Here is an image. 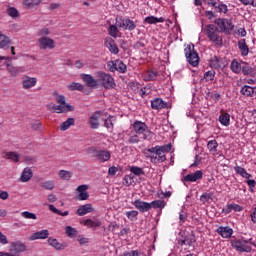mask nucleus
Returning <instances> with one entry per match:
<instances>
[{
    "instance_id": "1",
    "label": "nucleus",
    "mask_w": 256,
    "mask_h": 256,
    "mask_svg": "<svg viewBox=\"0 0 256 256\" xmlns=\"http://www.w3.org/2000/svg\"><path fill=\"white\" fill-rule=\"evenodd\" d=\"M148 153H150V161L151 163L157 164V163H163L164 161H167V157L165 156V153H169L171 151V144H166L162 146H154L147 149Z\"/></svg>"
},
{
    "instance_id": "2",
    "label": "nucleus",
    "mask_w": 256,
    "mask_h": 256,
    "mask_svg": "<svg viewBox=\"0 0 256 256\" xmlns=\"http://www.w3.org/2000/svg\"><path fill=\"white\" fill-rule=\"evenodd\" d=\"M95 77L98 81V86L104 87V89H114L115 79L109 73L98 71L95 73Z\"/></svg>"
},
{
    "instance_id": "3",
    "label": "nucleus",
    "mask_w": 256,
    "mask_h": 256,
    "mask_svg": "<svg viewBox=\"0 0 256 256\" xmlns=\"http://www.w3.org/2000/svg\"><path fill=\"white\" fill-rule=\"evenodd\" d=\"M253 241V238H250L249 240H245V238H234L231 240V247L235 249V251H238V253H251V244Z\"/></svg>"
},
{
    "instance_id": "4",
    "label": "nucleus",
    "mask_w": 256,
    "mask_h": 256,
    "mask_svg": "<svg viewBox=\"0 0 256 256\" xmlns=\"http://www.w3.org/2000/svg\"><path fill=\"white\" fill-rule=\"evenodd\" d=\"M204 33L208 39L212 41V43H216V45H222L223 38L219 36V30L217 29V26L213 24H208L204 28Z\"/></svg>"
},
{
    "instance_id": "5",
    "label": "nucleus",
    "mask_w": 256,
    "mask_h": 256,
    "mask_svg": "<svg viewBox=\"0 0 256 256\" xmlns=\"http://www.w3.org/2000/svg\"><path fill=\"white\" fill-rule=\"evenodd\" d=\"M184 53L188 63H190L192 67H197L199 65V55L195 52V45L188 44L184 49Z\"/></svg>"
},
{
    "instance_id": "6",
    "label": "nucleus",
    "mask_w": 256,
    "mask_h": 256,
    "mask_svg": "<svg viewBox=\"0 0 256 256\" xmlns=\"http://www.w3.org/2000/svg\"><path fill=\"white\" fill-rule=\"evenodd\" d=\"M133 128L137 135H143L144 140H149L153 137V132L148 130L147 124H145V122L135 121Z\"/></svg>"
},
{
    "instance_id": "7",
    "label": "nucleus",
    "mask_w": 256,
    "mask_h": 256,
    "mask_svg": "<svg viewBox=\"0 0 256 256\" xmlns=\"http://www.w3.org/2000/svg\"><path fill=\"white\" fill-rule=\"evenodd\" d=\"M87 153L96 157L97 161L100 163H107L111 159V152L107 150H98L96 148H88Z\"/></svg>"
},
{
    "instance_id": "8",
    "label": "nucleus",
    "mask_w": 256,
    "mask_h": 256,
    "mask_svg": "<svg viewBox=\"0 0 256 256\" xmlns=\"http://www.w3.org/2000/svg\"><path fill=\"white\" fill-rule=\"evenodd\" d=\"M215 23L217 24L222 33H230V31H233V29H235V26L233 25L231 20L218 18L215 20Z\"/></svg>"
},
{
    "instance_id": "9",
    "label": "nucleus",
    "mask_w": 256,
    "mask_h": 256,
    "mask_svg": "<svg viewBox=\"0 0 256 256\" xmlns=\"http://www.w3.org/2000/svg\"><path fill=\"white\" fill-rule=\"evenodd\" d=\"M37 45L39 49L45 51V49H55V40L47 36H42L38 39Z\"/></svg>"
},
{
    "instance_id": "10",
    "label": "nucleus",
    "mask_w": 256,
    "mask_h": 256,
    "mask_svg": "<svg viewBox=\"0 0 256 256\" xmlns=\"http://www.w3.org/2000/svg\"><path fill=\"white\" fill-rule=\"evenodd\" d=\"M26 246L21 241H15L10 244V256H19L20 253L25 252Z\"/></svg>"
},
{
    "instance_id": "11",
    "label": "nucleus",
    "mask_w": 256,
    "mask_h": 256,
    "mask_svg": "<svg viewBox=\"0 0 256 256\" xmlns=\"http://www.w3.org/2000/svg\"><path fill=\"white\" fill-rule=\"evenodd\" d=\"M121 23L117 24L120 29L124 31H135L137 29V23L130 18H121Z\"/></svg>"
},
{
    "instance_id": "12",
    "label": "nucleus",
    "mask_w": 256,
    "mask_h": 256,
    "mask_svg": "<svg viewBox=\"0 0 256 256\" xmlns=\"http://www.w3.org/2000/svg\"><path fill=\"white\" fill-rule=\"evenodd\" d=\"M101 111H95L88 118V125L91 129H99V119H101Z\"/></svg>"
},
{
    "instance_id": "13",
    "label": "nucleus",
    "mask_w": 256,
    "mask_h": 256,
    "mask_svg": "<svg viewBox=\"0 0 256 256\" xmlns=\"http://www.w3.org/2000/svg\"><path fill=\"white\" fill-rule=\"evenodd\" d=\"M87 189H89L87 184L80 185L76 188L78 201H87V199H89V192H87Z\"/></svg>"
},
{
    "instance_id": "14",
    "label": "nucleus",
    "mask_w": 256,
    "mask_h": 256,
    "mask_svg": "<svg viewBox=\"0 0 256 256\" xmlns=\"http://www.w3.org/2000/svg\"><path fill=\"white\" fill-rule=\"evenodd\" d=\"M105 47L112 53V55H118L119 47L113 38H105L104 42Z\"/></svg>"
},
{
    "instance_id": "15",
    "label": "nucleus",
    "mask_w": 256,
    "mask_h": 256,
    "mask_svg": "<svg viewBox=\"0 0 256 256\" xmlns=\"http://www.w3.org/2000/svg\"><path fill=\"white\" fill-rule=\"evenodd\" d=\"M216 232L221 235L223 239H231L233 236V228L229 226H220L217 228Z\"/></svg>"
},
{
    "instance_id": "16",
    "label": "nucleus",
    "mask_w": 256,
    "mask_h": 256,
    "mask_svg": "<svg viewBox=\"0 0 256 256\" xmlns=\"http://www.w3.org/2000/svg\"><path fill=\"white\" fill-rule=\"evenodd\" d=\"M37 85V78L31 76H24L22 79V87L23 89H32Z\"/></svg>"
},
{
    "instance_id": "17",
    "label": "nucleus",
    "mask_w": 256,
    "mask_h": 256,
    "mask_svg": "<svg viewBox=\"0 0 256 256\" xmlns=\"http://www.w3.org/2000/svg\"><path fill=\"white\" fill-rule=\"evenodd\" d=\"M200 179H203V171L197 170L194 173L188 174L184 177V181L188 183H195V181H199Z\"/></svg>"
},
{
    "instance_id": "18",
    "label": "nucleus",
    "mask_w": 256,
    "mask_h": 256,
    "mask_svg": "<svg viewBox=\"0 0 256 256\" xmlns=\"http://www.w3.org/2000/svg\"><path fill=\"white\" fill-rule=\"evenodd\" d=\"M133 205L136 209H139L141 213H146L147 211H150L151 209V203L144 202L141 200H135L133 202Z\"/></svg>"
},
{
    "instance_id": "19",
    "label": "nucleus",
    "mask_w": 256,
    "mask_h": 256,
    "mask_svg": "<svg viewBox=\"0 0 256 256\" xmlns=\"http://www.w3.org/2000/svg\"><path fill=\"white\" fill-rule=\"evenodd\" d=\"M81 79L87 85V87H98L97 78H93L91 74H81Z\"/></svg>"
},
{
    "instance_id": "20",
    "label": "nucleus",
    "mask_w": 256,
    "mask_h": 256,
    "mask_svg": "<svg viewBox=\"0 0 256 256\" xmlns=\"http://www.w3.org/2000/svg\"><path fill=\"white\" fill-rule=\"evenodd\" d=\"M33 178V170L29 167L23 169L19 181L21 183H28Z\"/></svg>"
},
{
    "instance_id": "21",
    "label": "nucleus",
    "mask_w": 256,
    "mask_h": 256,
    "mask_svg": "<svg viewBox=\"0 0 256 256\" xmlns=\"http://www.w3.org/2000/svg\"><path fill=\"white\" fill-rule=\"evenodd\" d=\"M38 239H49V230H41L32 233L29 237L30 241H37Z\"/></svg>"
},
{
    "instance_id": "22",
    "label": "nucleus",
    "mask_w": 256,
    "mask_h": 256,
    "mask_svg": "<svg viewBox=\"0 0 256 256\" xmlns=\"http://www.w3.org/2000/svg\"><path fill=\"white\" fill-rule=\"evenodd\" d=\"M48 245H50V247H53L54 249H56V251H63V249L67 248V244H61L59 243V241L56 238L53 237H49L48 238Z\"/></svg>"
},
{
    "instance_id": "23",
    "label": "nucleus",
    "mask_w": 256,
    "mask_h": 256,
    "mask_svg": "<svg viewBox=\"0 0 256 256\" xmlns=\"http://www.w3.org/2000/svg\"><path fill=\"white\" fill-rule=\"evenodd\" d=\"M82 224L84 225V227H87L88 229H96L97 227H101V225H103V223L101 222V220L99 219H86L82 222Z\"/></svg>"
},
{
    "instance_id": "24",
    "label": "nucleus",
    "mask_w": 256,
    "mask_h": 256,
    "mask_svg": "<svg viewBox=\"0 0 256 256\" xmlns=\"http://www.w3.org/2000/svg\"><path fill=\"white\" fill-rule=\"evenodd\" d=\"M151 107L152 109H155L156 111H159L161 109L167 108V103L163 101L161 98H155L151 101Z\"/></svg>"
},
{
    "instance_id": "25",
    "label": "nucleus",
    "mask_w": 256,
    "mask_h": 256,
    "mask_svg": "<svg viewBox=\"0 0 256 256\" xmlns=\"http://www.w3.org/2000/svg\"><path fill=\"white\" fill-rule=\"evenodd\" d=\"M3 159H9L10 161H13V163H19V159L21 158V155L17 152H2Z\"/></svg>"
},
{
    "instance_id": "26",
    "label": "nucleus",
    "mask_w": 256,
    "mask_h": 256,
    "mask_svg": "<svg viewBox=\"0 0 256 256\" xmlns=\"http://www.w3.org/2000/svg\"><path fill=\"white\" fill-rule=\"evenodd\" d=\"M238 49L240 50L242 57H247V55H249V45H247L245 39H240L238 41Z\"/></svg>"
},
{
    "instance_id": "27",
    "label": "nucleus",
    "mask_w": 256,
    "mask_h": 256,
    "mask_svg": "<svg viewBox=\"0 0 256 256\" xmlns=\"http://www.w3.org/2000/svg\"><path fill=\"white\" fill-rule=\"evenodd\" d=\"M22 5L24 9H37L41 5V0H23Z\"/></svg>"
},
{
    "instance_id": "28",
    "label": "nucleus",
    "mask_w": 256,
    "mask_h": 256,
    "mask_svg": "<svg viewBox=\"0 0 256 256\" xmlns=\"http://www.w3.org/2000/svg\"><path fill=\"white\" fill-rule=\"evenodd\" d=\"M87 213H93V206L91 204L82 205L77 209V215H79V217H83V215H87Z\"/></svg>"
},
{
    "instance_id": "29",
    "label": "nucleus",
    "mask_w": 256,
    "mask_h": 256,
    "mask_svg": "<svg viewBox=\"0 0 256 256\" xmlns=\"http://www.w3.org/2000/svg\"><path fill=\"white\" fill-rule=\"evenodd\" d=\"M234 171L236 173V175H240V177H243L244 179H251L252 175L250 173L247 172V170H245V168L236 165L234 167Z\"/></svg>"
},
{
    "instance_id": "30",
    "label": "nucleus",
    "mask_w": 256,
    "mask_h": 256,
    "mask_svg": "<svg viewBox=\"0 0 256 256\" xmlns=\"http://www.w3.org/2000/svg\"><path fill=\"white\" fill-rule=\"evenodd\" d=\"M240 93L241 95H244V97H253L254 93L256 95V88L245 85L241 88Z\"/></svg>"
},
{
    "instance_id": "31",
    "label": "nucleus",
    "mask_w": 256,
    "mask_h": 256,
    "mask_svg": "<svg viewBox=\"0 0 256 256\" xmlns=\"http://www.w3.org/2000/svg\"><path fill=\"white\" fill-rule=\"evenodd\" d=\"M219 121L224 127H229V125H231V115L227 112H223L219 116Z\"/></svg>"
},
{
    "instance_id": "32",
    "label": "nucleus",
    "mask_w": 256,
    "mask_h": 256,
    "mask_svg": "<svg viewBox=\"0 0 256 256\" xmlns=\"http://www.w3.org/2000/svg\"><path fill=\"white\" fill-rule=\"evenodd\" d=\"M219 147V143L217 140H209L207 143V149L211 153V155H217V149Z\"/></svg>"
},
{
    "instance_id": "33",
    "label": "nucleus",
    "mask_w": 256,
    "mask_h": 256,
    "mask_svg": "<svg viewBox=\"0 0 256 256\" xmlns=\"http://www.w3.org/2000/svg\"><path fill=\"white\" fill-rule=\"evenodd\" d=\"M165 19L163 17L157 18L155 16H148L144 19V23L148 25H156V23H164Z\"/></svg>"
},
{
    "instance_id": "34",
    "label": "nucleus",
    "mask_w": 256,
    "mask_h": 256,
    "mask_svg": "<svg viewBox=\"0 0 256 256\" xmlns=\"http://www.w3.org/2000/svg\"><path fill=\"white\" fill-rule=\"evenodd\" d=\"M231 70L233 71V73L239 74L241 73L242 69H243V62H239L237 60H233L231 62Z\"/></svg>"
},
{
    "instance_id": "35",
    "label": "nucleus",
    "mask_w": 256,
    "mask_h": 256,
    "mask_svg": "<svg viewBox=\"0 0 256 256\" xmlns=\"http://www.w3.org/2000/svg\"><path fill=\"white\" fill-rule=\"evenodd\" d=\"M69 111H73V106L70 104H59L56 107V113H69Z\"/></svg>"
},
{
    "instance_id": "36",
    "label": "nucleus",
    "mask_w": 256,
    "mask_h": 256,
    "mask_svg": "<svg viewBox=\"0 0 256 256\" xmlns=\"http://www.w3.org/2000/svg\"><path fill=\"white\" fill-rule=\"evenodd\" d=\"M231 211L241 212L243 211V206L239 204H229L224 209V213H231Z\"/></svg>"
},
{
    "instance_id": "37",
    "label": "nucleus",
    "mask_w": 256,
    "mask_h": 256,
    "mask_svg": "<svg viewBox=\"0 0 256 256\" xmlns=\"http://www.w3.org/2000/svg\"><path fill=\"white\" fill-rule=\"evenodd\" d=\"M115 121V117L108 116L107 119L104 120V127H106V129H108L109 131H112L113 127H115Z\"/></svg>"
},
{
    "instance_id": "38",
    "label": "nucleus",
    "mask_w": 256,
    "mask_h": 256,
    "mask_svg": "<svg viewBox=\"0 0 256 256\" xmlns=\"http://www.w3.org/2000/svg\"><path fill=\"white\" fill-rule=\"evenodd\" d=\"M242 72L245 75H250L251 77H253V75H255V69H253V67H251L249 64H247L246 62H242Z\"/></svg>"
},
{
    "instance_id": "39",
    "label": "nucleus",
    "mask_w": 256,
    "mask_h": 256,
    "mask_svg": "<svg viewBox=\"0 0 256 256\" xmlns=\"http://www.w3.org/2000/svg\"><path fill=\"white\" fill-rule=\"evenodd\" d=\"M151 209H165L167 202L165 200H154L150 203Z\"/></svg>"
},
{
    "instance_id": "40",
    "label": "nucleus",
    "mask_w": 256,
    "mask_h": 256,
    "mask_svg": "<svg viewBox=\"0 0 256 256\" xmlns=\"http://www.w3.org/2000/svg\"><path fill=\"white\" fill-rule=\"evenodd\" d=\"M133 183H135V175L128 174V175L124 176L123 185H125V187H131V185H133Z\"/></svg>"
},
{
    "instance_id": "41",
    "label": "nucleus",
    "mask_w": 256,
    "mask_h": 256,
    "mask_svg": "<svg viewBox=\"0 0 256 256\" xmlns=\"http://www.w3.org/2000/svg\"><path fill=\"white\" fill-rule=\"evenodd\" d=\"M58 175L60 179H63L64 181H70L71 178L73 177V172L67 171V170H60L58 172Z\"/></svg>"
},
{
    "instance_id": "42",
    "label": "nucleus",
    "mask_w": 256,
    "mask_h": 256,
    "mask_svg": "<svg viewBox=\"0 0 256 256\" xmlns=\"http://www.w3.org/2000/svg\"><path fill=\"white\" fill-rule=\"evenodd\" d=\"M11 41H9V38L5 36V34L0 32V48L1 49H7L9 47V44Z\"/></svg>"
},
{
    "instance_id": "43",
    "label": "nucleus",
    "mask_w": 256,
    "mask_h": 256,
    "mask_svg": "<svg viewBox=\"0 0 256 256\" xmlns=\"http://www.w3.org/2000/svg\"><path fill=\"white\" fill-rule=\"evenodd\" d=\"M130 175H136V177H141V175H145V171L143 170V168L141 167H137V166H130Z\"/></svg>"
},
{
    "instance_id": "44",
    "label": "nucleus",
    "mask_w": 256,
    "mask_h": 256,
    "mask_svg": "<svg viewBox=\"0 0 256 256\" xmlns=\"http://www.w3.org/2000/svg\"><path fill=\"white\" fill-rule=\"evenodd\" d=\"M71 125H75L74 118H68L66 121H64L60 126V131H67Z\"/></svg>"
},
{
    "instance_id": "45",
    "label": "nucleus",
    "mask_w": 256,
    "mask_h": 256,
    "mask_svg": "<svg viewBox=\"0 0 256 256\" xmlns=\"http://www.w3.org/2000/svg\"><path fill=\"white\" fill-rule=\"evenodd\" d=\"M69 91H83V89H85V86H83V84L79 83V82H72L69 86H68Z\"/></svg>"
},
{
    "instance_id": "46",
    "label": "nucleus",
    "mask_w": 256,
    "mask_h": 256,
    "mask_svg": "<svg viewBox=\"0 0 256 256\" xmlns=\"http://www.w3.org/2000/svg\"><path fill=\"white\" fill-rule=\"evenodd\" d=\"M7 71H9V73L15 77L23 70H21V67H15L12 64H7Z\"/></svg>"
},
{
    "instance_id": "47",
    "label": "nucleus",
    "mask_w": 256,
    "mask_h": 256,
    "mask_svg": "<svg viewBox=\"0 0 256 256\" xmlns=\"http://www.w3.org/2000/svg\"><path fill=\"white\" fill-rule=\"evenodd\" d=\"M210 66L213 69H219V67H223V65L221 64V59H219V57L214 56L211 60H210Z\"/></svg>"
},
{
    "instance_id": "48",
    "label": "nucleus",
    "mask_w": 256,
    "mask_h": 256,
    "mask_svg": "<svg viewBox=\"0 0 256 256\" xmlns=\"http://www.w3.org/2000/svg\"><path fill=\"white\" fill-rule=\"evenodd\" d=\"M41 187H43V189H46L47 191H53L55 189V181H45L41 184Z\"/></svg>"
},
{
    "instance_id": "49",
    "label": "nucleus",
    "mask_w": 256,
    "mask_h": 256,
    "mask_svg": "<svg viewBox=\"0 0 256 256\" xmlns=\"http://www.w3.org/2000/svg\"><path fill=\"white\" fill-rule=\"evenodd\" d=\"M214 9H215L216 13L227 14L229 11L227 4H224V3L216 4V8H214Z\"/></svg>"
},
{
    "instance_id": "50",
    "label": "nucleus",
    "mask_w": 256,
    "mask_h": 256,
    "mask_svg": "<svg viewBox=\"0 0 256 256\" xmlns=\"http://www.w3.org/2000/svg\"><path fill=\"white\" fill-rule=\"evenodd\" d=\"M195 243V236L190 235L186 236L180 243V245H188V247H191Z\"/></svg>"
},
{
    "instance_id": "51",
    "label": "nucleus",
    "mask_w": 256,
    "mask_h": 256,
    "mask_svg": "<svg viewBox=\"0 0 256 256\" xmlns=\"http://www.w3.org/2000/svg\"><path fill=\"white\" fill-rule=\"evenodd\" d=\"M6 13L9 17H12L13 19H15V17H19V10H17V8L15 7L9 6L6 10Z\"/></svg>"
},
{
    "instance_id": "52",
    "label": "nucleus",
    "mask_w": 256,
    "mask_h": 256,
    "mask_svg": "<svg viewBox=\"0 0 256 256\" xmlns=\"http://www.w3.org/2000/svg\"><path fill=\"white\" fill-rule=\"evenodd\" d=\"M116 71H118V73H125V71H127V65L121 60H116Z\"/></svg>"
},
{
    "instance_id": "53",
    "label": "nucleus",
    "mask_w": 256,
    "mask_h": 256,
    "mask_svg": "<svg viewBox=\"0 0 256 256\" xmlns=\"http://www.w3.org/2000/svg\"><path fill=\"white\" fill-rule=\"evenodd\" d=\"M125 215L130 221H137L139 212L137 210L127 211L125 212Z\"/></svg>"
},
{
    "instance_id": "54",
    "label": "nucleus",
    "mask_w": 256,
    "mask_h": 256,
    "mask_svg": "<svg viewBox=\"0 0 256 256\" xmlns=\"http://www.w3.org/2000/svg\"><path fill=\"white\" fill-rule=\"evenodd\" d=\"M108 33H109L110 37L117 39V34L119 33V28H117L116 25L112 24L109 26Z\"/></svg>"
},
{
    "instance_id": "55",
    "label": "nucleus",
    "mask_w": 256,
    "mask_h": 256,
    "mask_svg": "<svg viewBox=\"0 0 256 256\" xmlns=\"http://www.w3.org/2000/svg\"><path fill=\"white\" fill-rule=\"evenodd\" d=\"M21 217H23V219H32V220H37V215L33 212H29V211H24L21 213Z\"/></svg>"
},
{
    "instance_id": "56",
    "label": "nucleus",
    "mask_w": 256,
    "mask_h": 256,
    "mask_svg": "<svg viewBox=\"0 0 256 256\" xmlns=\"http://www.w3.org/2000/svg\"><path fill=\"white\" fill-rule=\"evenodd\" d=\"M65 233L68 237H71V238L77 237V230L71 226H67L65 228Z\"/></svg>"
},
{
    "instance_id": "57",
    "label": "nucleus",
    "mask_w": 256,
    "mask_h": 256,
    "mask_svg": "<svg viewBox=\"0 0 256 256\" xmlns=\"http://www.w3.org/2000/svg\"><path fill=\"white\" fill-rule=\"evenodd\" d=\"M55 101L58 103V105H67V102L65 100V96L57 94V92L54 93Z\"/></svg>"
},
{
    "instance_id": "58",
    "label": "nucleus",
    "mask_w": 256,
    "mask_h": 256,
    "mask_svg": "<svg viewBox=\"0 0 256 256\" xmlns=\"http://www.w3.org/2000/svg\"><path fill=\"white\" fill-rule=\"evenodd\" d=\"M213 197V193H203L200 196L201 203H209V200Z\"/></svg>"
},
{
    "instance_id": "59",
    "label": "nucleus",
    "mask_w": 256,
    "mask_h": 256,
    "mask_svg": "<svg viewBox=\"0 0 256 256\" xmlns=\"http://www.w3.org/2000/svg\"><path fill=\"white\" fill-rule=\"evenodd\" d=\"M205 81H213L215 79V71H207L204 74Z\"/></svg>"
},
{
    "instance_id": "60",
    "label": "nucleus",
    "mask_w": 256,
    "mask_h": 256,
    "mask_svg": "<svg viewBox=\"0 0 256 256\" xmlns=\"http://www.w3.org/2000/svg\"><path fill=\"white\" fill-rule=\"evenodd\" d=\"M116 64H117V60H115V61H109V62L107 63V67H108L109 71H111V73H115V71H117V66H116Z\"/></svg>"
},
{
    "instance_id": "61",
    "label": "nucleus",
    "mask_w": 256,
    "mask_h": 256,
    "mask_svg": "<svg viewBox=\"0 0 256 256\" xmlns=\"http://www.w3.org/2000/svg\"><path fill=\"white\" fill-rule=\"evenodd\" d=\"M150 93H151V87H149V86H146V87L140 89V91H139V94L141 95V97H145V96L149 95Z\"/></svg>"
},
{
    "instance_id": "62",
    "label": "nucleus",
    "mask_w": 256,
    "mask_h": 256,
    "mask_svg": "<svg viewBox=\"0 0 256 256\" xmlns=\"http://www.w3.org/2000/svg\"><path fill=\"white\" fill-rule=\"evenodd\" d=\"M141 140L139 139V135L137 134H134L132 135L129 140H128V143H131V144H135V143H139Z\"/></svg>"
},
{
    "instance_id": "63",
    "label": "nucleus",
    "mask_w": 256,
    "mask_h": 256,
    "mask_svg": "<svg viewBox=\"0 0 256 256\" xmlns=\"http://www.w3.org/2000/svg\"><path fill=\"white\" fill-rule=\"evenodd\" d=\"M242 5H252V7H256V0H239Z\"/></svg>"
},
{
    "instance_id": "64",
    "label": "nucleus",
    "mask_w": 256,
    "mask_h": 256,
    "mask_svg": "<svg viewBox=\"0 0 256 256\" xmlns=\"http://www.w3.org/2000/svg\"><path fill=\"white\" fill-rule=\"evenodd\" d=\"M49 33H50L49 28H42L38 31L39 37H45L49 35Z\"/></svg>"
}]
</instances>
